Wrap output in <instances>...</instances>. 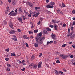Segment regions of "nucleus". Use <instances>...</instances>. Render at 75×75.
Here are the masks:
<instances>
[{"label": "nucleus", "instance_id": "obj_1", "mask_svg": "<svg viewBox=\"0 0 75 75\" xmlns=\"http://www.w3.org/2000/svg\"><path fill=\"white\" fill-rule=\"evenodd\" d=\"M42 32H41L38 34L36 38V41L39 45H41L42 44V40L45 39V37H43L41 38Z\"/></svg>", "mask_w": 75, "mask_h": 75}, {"label": "nucleus", "instance_id": "obj_2", "mask_svg": "<svg viewBox=\"0 0 75 75\" xmlns=\"http://www.w3.org/2000/svg\"><path fill=\"white\" fill-rule=\"evenodd\" d=\"M60 56L61 58H62L63 59H66V58H67V55H65V54H61Z\"/></svg>", "mask_w": 75, "mask_h": 75}, {"label": "nucleus", "instance_id": "obj_3", "mask_svg": "<svg viewBox=\"0 0 75 75\" xmlns=\"http://www.w3.org/2000/svg\"><path fill=\"white\" fill-rule=\"evenodd\" d=\"M26 3L27 5H28L30 6V7H33V4L30 2H27Z\"/></svg>", "mask_w": 75, "mask_h": 75}, {"label": "nucleus", "instance_id": "obj_4", "mask_svg": "<svg viewBox=\"0 0 75 75\" xmlns=\"http://www.w3.org/2000/svg\"><path fill=\"white\" fill-rule=\"evenodd\" d=\"M9 25L11 28H13V24L11 22V21L9 22Z\"/></svg>", "mask_w": 75, "mask_h": 75}, {"label": "nucleus", "instance_id": "obj_5", "mask_svg": "<svg viewBox=\"0 0 75 75\" xmlns=\"http://www.w3.org/2000/svg\"><path fill=\"white\" fill-rule=\"evenodd\" d=\"M13 37H14V38H12V40H13L14 41H17V38L16 36H15V35H13Z\"/></svg>", "mask_w": 75, "mask_h": 75}, {"label": "nucleus", "instance_id": "obj_6", "mask_svg": "<svg viewBox=\"0 0 75 75\" xmlns=\"http://www.w3.org/2000/svg\"><path fill=\"white\" fill-rule=\"evenodd\" d=\"M16 31L14 30H11L9 32L10 34H15Z\"/></svg>", "mask_w": 75, "mask_h": 75}, {"label": "nucleus", "instance_id": "obj_7", "mask_svg": "<svg viewBox=\"0 0 75 75\" xmlns=\"http://www.w3.org/2000/svg\"><path fill=\"white\" fill-rule=\"evenodd\" d=\"M53 6L51 5V4L47 5L46 6L47 8H53Z\"/></svg>", "mask_w": 75, "mask_h": 75}, {"label": "nucleus", "instance_id": "obj_8", "mask_svg": "<svg viewBox=\"0 0 75 75\" xmlns=\"http://www.w3.org/2000/svg\"><path fill=\"white\" fill-rule=\"evenodd\" d=\"M42 34L43 35H47L48 34L47 33V31L46 30H43V32Z\"/></svg>", "mask_w": 75, "mask_h": 75}, {"label": "nucleus", "instance_id": "obj_9", "mask_svg": "<svg viewBox=\"0 0 75 75\" xmlns=\"http://www.w3.org/2000/svg\"><path fill=\"white\" fill-rule=\"evenodd\" d=\"M57 13H59V14H63V13L59 9H58L57 11Z\"/></svg>", "mask_w": 75, "mask_h": 75}, {"label": "nucleus", "instance_id": "obj_10", "mask_svg": "<svg viewBox=\"0 0 75 75\" xmlns=\"http://www.w3.org/2000/svg\"><path fill=\"white\" fill-rule=\"evenodd\" d=\"M55 74L56 75H59V71H58L55 70Z\"/></svg>", "mask_w": 75, "mask_h": 75}, {"label": "nucleus", "instance_id": "obj_11", "mask_svg": "<svg viewBox=\"0 0 75 75\" xmlns=\"http://www.w3.org/2000/svg\"><path fill=\"white\" fill-rule=\"evenodd\" d=\"M54 30H57L58 28H57V25L55 24L54 26Z\"/></svg>", "mask_w": 75, "mask_h": 75}, {"label": "nucleus", "instance_id": "obj_12", "mask_svg": "<svg viewBox=\"0 0 75 75\" xmlns=\"http://www.w3.org/2000/svg\"><path fill=\"white\" fill-rule=\"evenodd\" d=\"M23 38L24 39H28V38H29V37H28L27 36V35H23Z\"/></svg>", "mask_w": 75, "mask_h": 75}, {"label": "nucleus", "instance_id": "obj_13", "mask_svg": "<svg viewBox=\"0 0 75 75\" xmlns=\"http://www.w3.org/2000/svg\"><path fill=\"white\" fill-rule=\"evenodd\" d=\"M17 15V13H16L15 12H13L11 13V16H16Z\"/></svg>", "mask_w": 75, "mask_h": 75}, {"label": "nucleus", "instance_id": "obj_14", "mask_svg": "<svg viewBox=\"0 0 75 75\" xmlns=\"http://www.w3.org/2000/svg\"><path fill=\"white\" fill-rule=\"evenodd\" d=\"M18 11L20 12V13H21L22 11H23V10H22V9H21V8L20 7L18 9Z\"/></svg>", "mask_w": 75, "mask_h": 75}, {"label": "nucleus", "instance_id": "obj_15", "mask_svg": "<svg viewBox=\"0 0 75 75\" xmlns=\"http://www.w3.org/2000/svg\"><path fill=\"white\" fill-rule=\"evenodd\" d=\"M34 45L35 47H38V44L35 43L34 44Z\"/></svg>", "mask_w": 75, "mask_h": 75}, {"label": "nucleus", "instance_id": "obj_16", "mask_svg": "<svg viewBox=\"0 0 75 75\" xmlns=\"http://www.w3.org/2000/svg\"><path fill=\"white\" fill-rule=\"evenodd\" d=\"M37 66L36 65H34L33 67V68H35V69L37 68Z\"/></svg>", "mask_w": 75, "mask_h": 75}, {"label": "nucleus", "instance_id": "obj_17", "mask_svg": "<svg viewBox=\"0 0 75 75\" xmlns=\"http://www.w3.org/2000/svg\"><path fill=\"white\" fill-rule=\"evenodd\" d=\"M75 36V34H74L72 35L71 36H70V38H73V37H74Z\"/></svg>", "mask_w": 75, "mask_h": 75}, {"label": "nucleus", "instance_id": "obj_18", "mask_svg": "<svg viewBox=\"0 0 75 75\" xmlns=\"http://www.w3.org/2000/svg\"><path fill=\"white\" fill-rule=\"evenodd\" d=\"M74 30H72V32H71L70 34V35H69V36H71V35H72V34H74Z\"/></svg>", "mask_w": 75, "mask_h": 75}, {"label": "nucleus", "instance_id": "obj_19", "mask_svg": "<svg viewBox=\"0 0 75 75\" xmlns=\"http://www.w3.org/2000/svg\"><path fill=\"white\" fill-rule=\"evenodd\" d=\"M3 25H6V24H7V22H6V21H4L3 22Z\"/></svg>", "mask_w": 75, "mask_h": 75}, {"label": "nucleus", "instance_id": "obj_20", "mask_svg": "<svg viewBox=\"0 0 75 75\" xmlns=\"http://www.w3.org/2000/svg\"><path fill=\"white\" fill-rule=\"evenodd\" d=\"M34 32L35 33H37V32H38V30L37 29V30H35L34 31Z\"/></svg>", "mask_w": 75, "mask_h": 75}, {"label": "nucleus", "instance_id": "obj_21", "mask_svg": "<svg viewBox=\"0 0 75 75\" xmlns=\"http://www.w3.org/2000/svg\"><path fill=\"white\" fill-rule=\"evenodd\" d=\"M52 22L54 24H55V23H56V21L55 20H54V19H52Z\"/></svg>", "mask_w": 75, "mask_h": 75}, {"label": "nucleus", "instance_id": "obj_22", "mask_svg": "<svg viewBox=\"0 0 75 75\" xmlns=\"http://www.w3.org/2000/svg\"><path fill=\"white\" fill-rule=\"evenodd\" d=\"M50 4L52 5V6L54 7V4H55V3L54 2H51Z\"/></svg>", "mask_w": 75, "mask_h": 75}, {"label": "nucleus", "instance_id": "obj_23", "mask_svg": "<svg viewBox=\"0 0 75 75\" xmlns=\"http://www.w3.org/2000/svg\"><path fill=\"white\" fill-rule=\"evenodd\" d=\"M38 16V15H36V14H35L33 15V17H37Z\"/></svg>", "mask_w": 75, "mask_h": 75}, {"label": "nucleus", "instance_id": "obj_24", "mask_svg": "<svg viewBox=\"0 0 75 75\" xmlns=\"http://www.w3.org/2000/svg\"><path fill=\"white\" fill-rule=\"evenodd\" d=\"M34 58H35V56H34V55H33L32 56L31 58L32 59H34Z\"/></svg>", "mask_w": 75, "mask_h": 75}, {"label": "nucleus", "instance_id": "obj_25", "mask_svg": "<svg viewBox=\"0 0 75 75\" xmlns=\"http://www.w3.org/2000/svg\"><path fill=\"white\" fill-rule=\"evenodd\" d=\"M14 12V11H12L10 12L8 14V15H11V14H12V13H13Z\"/></svg>", "mask_w": 75, "mask_h": 75}, {"label": "nucleus", "instance_id": "obj_26", "mask_svg": "<svg viewBox=\"0 0 75 75\" xmlns=\"http://www.w3.org/2000/svg\"><path fill=\"white\" fill-rule=\"evenodd\" d=\"M46 30L47 31H51V29H50V28H46Z\"/></svg>", "mask_w": 75, "mask_h": 75}, {"label": "nucleus", "instance_id": "obj_27", "mask_svg": "<svg viewBox=\"0 0 75 75\" xmlns=\"http://www.w3.org/2000/svg\"><path fill=\"white\" fill-rule=\"evenodd\" d=\"M16 55L14 53H11V57H12L13 56H16Z\"/></svg>", "mask_w": 75, "mask_h": 75}, {"label": "nucleus", "instance_id": "obj_28", "mask_svg": "<svg viewBox=\"0 0 75 75\" xmlns=\"http://www.w3.org/2000/svg\"><path fill=\"white\" fill-rule=\"evenodd\" d=\"M35 10H38V9H40V8L38 7H35Z\"/></svg>", "mask_w": 75, "mask_h": 75}, {"label": "nucleus", "instance_id": "obj_29", "mask_svg": "<svg viewBox=\"0 0 75 75\" xmlns=\"http://www.w3.org/2000/svg\"><path fill=\"white\" fill-rule=\"evenodd\" d=\"M7 65L8 67H11V65L10 64H7Z\"/></svg>", "mask_w": 75, "mask_h": 75}, {"label": "nucleus", "instance_id": "obj_30", "mask_svg": "<svg viewBox=\"0 0 75 75\" xmlns=\"http://www.w3.org/2000/svg\"><path fill=\"white\" fill-rule=\"evenodd\" d=\"M62 6L63 7H65V5L64 4L62 3Z\"/></svg>", "mask_w": 75, "mask_h": 75}, {"label": "nucleus", "instance_id": "obj_31", "mask_svg": "<svg viewBox=\"0 0 75 75\" xmlns=\"http://www.w3.org/2000/svg\"><path fill=\"white\" fill-rule=\"evenodd\" d=\"M22 17L23 18V20H25V16L23 15L22 16Z\"/></svg>", "mask_w": 75, "mask_h": 75}, {"label": "nucleus", "instance_id": "obj_32", "mask_svg": "<svg viewBox=\"0 0 75 75\" xmlns=\"http://www.w3.org/2000/svg\"><path fill=\"white\" fill-rule=\"evenodd\" d=\"M5 60H6V61H8L10 60V59L9 58H6Z\"/></svg>", "mask_w": 75, "mask_h": 75}, {"label": "nucleus", "instance_id": "obj_33", "mask_svg": "<svg viewBox=\"0 0 75 75\" xmlns=\"http://www.w3.org/2000/svg\"><path fill=\"white\" fill-rule=\"evenodd\" d=\"M3 4V2H2V1L0 0V5L1 6Z\"/></svg>", "mask_w": 75, "mask_h": 75}, {"label": "nucleus", "instance_id": "obj_34", "mask_svg": "<svg viewBox=\"0 0 75 75\" xmlns=\"http://www.w3.org/2000/svg\"><path fill=\"white\" fill-rule=\"evenodd\" d=\"M55 36H52V38L54 40L55 39Z\"/></svg>", "mask_w": 75, "mask_h": 75}, {"label": "nucleus", "instance_id": "obj_35", "mask_svg": "<svg viewBox=\"0 0 75 75\" xmlns=\"http://www.w3.org/2000/svg\"><path fill=\"white\" fill-rule=\"evenodd\" d=\"M49 27H51V28H53V27H54V25H50L49 26Z\"/></svg>", "mask_w": 75, "mask_h": 75}, {"label": "nucleus", "instance_id": "obj_36", "mask_svg": "<svg viewBox=\"0 0 75 75\" xmlns=\"http://www.w3.org/2000/svg\"><path fill=\"white\" fill-rule=\"evenodd\" d=\"M25 68L24 67L23 68V69H21V70L22 71H25Z\"/></svg>", "mask_w": 75, "mask_h": 75}, {"label": "nucleus", "instance_id": "obj_37", "mask_svg": "<svg viewBox=\"0 0 75 75\" xmlns=\"http://www.w3.org/2000/svg\"><path fill=\"white\" fill-rule=\"evenodd\" d=\"M56 63H60V61L58 60H57L56 61Z\"/></svg>", "mask_w": 75, "mask_h": 75}, {"label": "nucleus", "instance_id": "obj_38", "mask_svg": "<svg viewBox=\"0 0 75 75\" xmlns=\"http://www.w3.org/2000/svg\"><path fill=\"white\" fill-rule=\"evenodd\" d=\"M5 51H7V52H8L9 50V49H6Z\"/></svg>", "mask_w": 75, "mask_h": 75}, {"label": "nucleus", "instance_id": "obj_39", "mask_svg": "<svg viewBox=\"0 0 75 75\" xmlns=\"http://www.w3.org/2000/svg\"><path fill=\"white\" fill-rule=\"evenodd\" d=\"M65 46H66V44H64L62 46V47H65Z\"/></svg>", "mask_w": 75, "mask_h": 75}, {"label": "nucleus", "instance_id": "obj_40", "mask_svg": "<svg viewBox=\"0 0 75 75\" xmlns=\"http://www.w3.org/2000/svg\"><path fill=\"white\" fill-rule=\"evenodd\" d=\"M59 74H62L63 72L62 71H59Z\"/></svg>", "mask_w": 75, "mask_h": 75}, {"label": "nucleus", "instance_id": "obj_41", "mask_svg": "<svg viewBox=\"0 0 75 75\" xmlns=\"http://www.w3.org/2000/svg\"><path fill=\"white\" fill-rule=\"evenodd\" d=\"M72 13L73 14H75V10H73L72 11Z\"/></svg>", "mask_w": 75, "mask_h": 75}, {"label": "nucleus", "instance_id": "obj_42", "mask_svg": "<svg viewBox=\"0 0 75 75\" xmlns=\"http://www.w3.org/2000/svg\"><path fill=\"white\" fill-rule=\"evenodd\" d=\"M38 64L40 65H41V64H42V62H40L38 63Z\"/></svg>", "mask_w": 75, "mask_h": 75}, {"label": "nucleus", "instance_id": "obj_43", "mask_svg": "<svg viewBox=\"0 0 75 75\" xmlns=\"http://www.w3.org/2000/svg\"><path fill=\"white\" fill-rule=\"evenodd\" d=\"M31 13L29 14H28V16L29 17H31Z\"/></svg>", "mask_w": 75, "mask_h": 75}, {"label": "nucleus", "instance_id": "obj_44", "mask_svg": "<svg viewBox=\"0 0 75 75\" xmlns=\"http://www.w3.org/2000/svg\"><path fill=\"white\" fill-rule=\"evenodd\" d=\"M41 65L40 64H38V68H41Z\"/></svg>", "mask_w": 75, "mask_h": 75}, {"label": "nucleus", "instance_id": "obj_45", "mask_svg": "<svg viewBox=\"0 0 75 75\" xmlns=\"http://www.w3.org/2000/svg\"><path fill=\"white\" fill-rule=\"evenodd\" d=\"M29 34H32V33H33V32L29 31Z\"/></svg>", "mask_w": 75, "mask_h": 75}, {"label": "nucleus", "instance_id": "obj_46", "mask_svg": "<svg viewBox=\"0 0 75 75\" xmlns=\"http://www.w3.org/2000/svg\"><path fill=\"white\" fill-rule=\"evenodd\" d=\"M18 10L17 9H16L15 10V13H17V11Z\"/></svg>", "mask_w": 75, "mask_h": 75}, {"label": "nucleus", "instance_id": "obj_47", "mask_svg": "<svg viewBox=\"0 0 75 75\" xmlns=\"http://www.w3.org/2000/svg\"><path fill=\"white\" fill-rule=\"evenodd\" d=\"M40 23H41V22L40 21H39L38 23V25H40Z\"/></svg>", "mask_w": 75, "mask_h": 75}, {"label": "nucleus", "instance_id": "obj_48", "mask_svg": "<svg viewBox=\"0 0 75 75\" xmlns=\"http://www.w3.org/2000/svg\"><path fill=\"white\" fill-rule=\"evenodd\" d=\"M73 25H75V21L73 22Z\"/></svg>", "mask_w": 75, "mask_h": 75}, {"label": "nucleus", "instance_id": "obj_49", "mask_svg": "<svg viewBox=\"0 0 75 75\" xmlns=\"http://www.w3.org/2000/svg\"><path fill=\"white\" fill-rule=\"evenodd\" d=\"M25 45H26V47H28L29 46H28V44L25 43Z\"/></svg>", "mask_w": 75, "mask_h": 75}, {"label": "nucleus", "instance_id": "obj_50", "mask_svg": "<svg viewBox=\"0 0 75 75\" xmlns=\"http://www.w3.org/2000/svg\"><path fill=\"white\" fill-rule=\"evenodd\" d=\"M73 48H75V45H72Z\"/></svg>", "mask_w": 75, "mask_h": 75}, {"label": "nucleus", "instance_id": "obj_51", "mask_svg": "<svg viewBox=\"0 0 75 75\" xmlns=\"http://www.w3.org/2000/svg\"><path fill=\"white\" fill-rule=\"evenodd\" d=\"M63 27H66V24L65 23H64L63 24Z\"/></svg>", "mask_w": 75, "mask_h": 75}, {"label": "nucleus", "instance_id": "obj_52", "mask_svg": "<svg viewBox=\"0 0 75 75\" xmlns=\"http://www.w3.org/2000/svg\"><path fill=\"white\" fill-rule=\"evenodd\" d=\"M70 58H74V56H73V55H71L70 56Z\"/></svg>", "mask_w": 75, "mask_h": 75}, {"label": "nucleus", "instance_id": "obj_53", "mask_svg": "<svg viewBox=\"0 0 75 75\" xmlns=\"http://www.w3.org/2000/svg\"><path fill=\"white\" fill-rule=\"evenodd\" d=\"M74 29V27L72 26L71 28V30H72Z\"/></svg>", "mask_w": 75, "mask_h": 75}, {"label": "nucleus", "instance_id": "obj_54", "mask_svg": "<svg viewBox=\"0 0 75 75\" xmlns=\"http://www.w3.org/2000/svg\"><path fill=\"white\" fill-rule=\"evenodd\" d=\"M46 3H49V2L50 1V0H46Z\"/></svg>", "mask_w": 75, "mask_h": 75}, {"label": "nucleus", "instance_id": "obj_55", "mask_svg": "<svg viewBox=\"0 0 75 75\" xmlns=\"http://www.w3.org/2000/svg\"><path fill=\"white\" fill-rule=\"evenodd\" d=\"M72 42H68V44H72Z\"/></svg>", "mask_w": 75, "mask_h": 75}, {"label": "nucleus", "instance_id": "obj_56", "mask_svg": "<svg viewBox=\"0 0 75 75\" xmlns=\"http://www.w3.org/2000/svg\"><path fill=\"white\" fill-rule=\"evenodd\" d=\"M49 43L50 44H52V43H53V41H51L49 42Z\"/></svg>", "mask_w": 75, "mask_h": 75}, {"label": "nucleus", "instance_id": "obj_57", "mask_svg": "<svg viewBox=\"0 0 75 75\" xmlns=\"http://www.w3.org/2000/svg\"><path fill=\"white\" fill-rule=\"evenodd\" d=\"M9 75H13V73H12V72H11L10 73Z\"/></svg>", "mask_w": 75, "mask_h": 75}, {"label": "nucleus", "instance_id": "obj_58", "mask_svg": "<svg viewBox=\"0 0 75 75\" xmlns=\"http://www.w3.org/2000/svg\"><path fill=\"white\" fill-rule=\"evenodd\" d=\"M68 33H70V29L68 28Z\"/></svg>", "mask_w": 75, "mask_h": 75}, {"label": "nucleus", "instance_id": "obj_59", "mask_svg": "<svg viewBox=\"0 0 75 75\" xmlns=\"http://www.w3.org/2000/svg\"><path fill=\"white\" fill-rule=\"evenodd\" d=\"M18 32H21V30L20 29H18Z\"/></svg>", "mask_w": 75, "mask_h": 75}, {"label": "nucleus", "instance_id": "obj_60", "mask_svg": "<svg viewBox=\"0 0 75 75\" xmlns=\"http://www.w3.org/2000/svg\"><path fill=\"white\" fill-rule=\"evenodd\" d=\"M30 38H34V37L33 36H30Z\"/></svg>", "mask_w": 75, "mask_h": 75}, {"label": "nucleus", "instance_id": "obj_61", "mask_svg": "<svg viewBox=\"0 0 75 75\" xmlns=\"http://www.w3.org/2000/svg\"><path fill=\"white\" fill-rule=\"evenodd\" d=\"M9 10H8V9H7L6 10V12L7 13L8 12V11H9Z\"/></svg>", "mask_w": 75, "mask_h": 75}, {"label": "nucleus", "instance_id": "obj_62", "mask_svg": "<svg viewBox=\"0 0 75 75\" xmlns=\"http://www.w3.org/2000/svg\"><path fill=\"white\" fill-rule=\"evenodd\" d=\"M7 71H10V68H7Z\"/></svg>", "mask_w": 75, "mask_h": 75}, {"label": "nucleus", "instance_id": "obj_63", "mask_svg": "<svg viewBox=\"0 0 75 75\" xmlns=\"http://www.w3.org/2000/svg\"><path fill=\"white\" fill-rule=\"evenodd\" d=\"M50 42H47V45H48L49 44H50Z\"/></svg>", "mask_w": 75, "mask_h": 75}, {"label": "nucleus", "instance_id": "obj_64", "mask_svg": "<svg viewBox=\"0 0 75 75\" xmlns=\"http://www.w3.org/2000/svg\"><path fill=\"white\" fill-rule=\"evenodd\" d=\"M30 14H35V12H33L32 13H31Z\"/></svg>", "mask_w": 75, "mask_h": 75}]
</instances>
